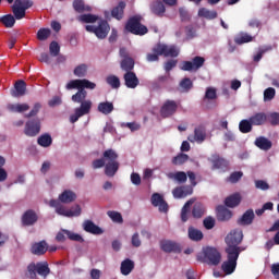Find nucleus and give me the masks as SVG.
Listing matches in <instances>:
<instances>
[{"mask_svg":"<svg viewBox=\"0 0 279 279\" xmlns=\"http://www.w3.org/2000/svg\"><path fill=\"white\" fill-rule=\"evenodd\" d=\"M86 97H88V92H86V89H78L77 93L72 95V101L74 104H80V107L74 110V114L70 117L72 123H77L82 117L90 114L93 101L90 99L86 100Z\"/></svg>","mask_w":279,"mask_h":279,"instance_id":"nucleus-1","label":"nucleus"},{"mask_svg":"<svg viewBox=\"0 0 279 279\" xmlns=\"http://www.w3.org/2000/svg\"><path fill=\"white\" fill-rule=\"evenodd\" d=\"M196 260L198 263H205L206 265L217 267V265L221 263V253L216 247L205 246L202 252L196 255Z\"/></svg>","mask_w":279,"mask_h":279,"instance_id":"nucleus-2","label":"nucleus"},{"mask_svg":"<svg viewBox=\"0 0 279 279\" xmlns=\"http://www.w3.org/2000/svg\"><path fill=\"white\" fill-rule=\"evenodd\" d=\"M104 158L107 160L105 163L106 175H116L120 167L119 161L117 160L119 158L117 151H114L112 148H109L104 151Z\"/></svg>","mask_w":279,"mask_h":279,"instance_id":"nucleus-3","label":"nucleus"},{"mask_svg":"<svg viewBox=\"0 0 279 279\" xmlns=\"http://www.w3.org/2000/svg\"><path fill=\"white\" fill-rule=\"evenodd\" d=\"M49 206L51 208H56L57 215H61V217H80V215H82V207H80V205H75L71 209H66L62 206L60 201L50 199Z\"/></svg>","mask_w":279,"mask_h":279,"instance_id":"nucleus-4","label":"nucleus"},{"mask_svg":"<svg viewBox=\"0 0 279 279\" xmlns=\"http://www.w3.org/2000/svg\"><path fill=\"white\" fill-rule=\"evenodd\" d=\"M125 29L126 32H130V34H134V36H145V34L149 32L147 26L141 23V16L138 15H135L128 21Z\"/></svg>","mask_w":279,"mask_h":279,"instance_id":"nucleus-5","label":"nucleus"},{"mask_svg":"<svg viewBox=\"0 0 279 279\" xmlns=\"http://www.w3.org/2000/svg\"><path fill=\"white\" fill-rule=\"evenodd\" d=\"M66 90H73V88H77L81 90H95L97 88V84L90 82L86 78L83 80H72L65 85Z\"/></svg>","mask_w":279,"mask_h":279,"instance_id":"nucleus-6","label":"nucleus"},{"mask_svg":"<svg viewBox=\"0 0 279 279\" xmlns=\"http://www.w3.org/2000/svg\"><path fill=\"white\" fill-rule=\"evenodd\" d=\"M191 186H183V187H175L172 191L173 197L177 199H182V197H186V195H193V186H197V177L196 175H189Z\"/></svg>","mask_w":279,"mask_h":279,"instance_id":"nucleus-7","label":"nucleus"},{"mask_svg":"<svg viewBox=\"0 0 279 279\" xmlns=\"http://www.w3.org/2000/svg\"><path fill=\"white\" fill-rule=\"evenodd\" d=\"M40 118H33L26 121L24 134L29 137L38 136L40 134Z\"/></svg>","mask_w":279,"mask_h":279,"instance_id":"nucleus-8","label":"nucleus"},{"mask_svg":"<svg viewBox=\"0 0 279 279\" xmlns=\"http://www.w3.org/2000/svg\"><path fill=\"white\" fill-rule=\"evenodd\" d=\"M155 51L165 58H178L180 50L175 46H167L166 44L158 43L155 45Z\"/></svg>","mask_w":279,"mask_h":279,"instance_id":"nucleus-9","label":"nucleus"},{"mask_svg":"<svg viewBox=\"0 0 279 279\" xmlns=\"http://www.w3.org/2000/svg\"><path fill=\"white\" fill-rule=\"evenodd\" d=\"M205 62L206 59L204 57L196 56L192 61H184L181 65V71H199Z\"/></svg>","mask_w":279,"mask_h":279,"instance_id":"nucleus-10","label":"nucleus"},{"mask_svg":"<svg viewBox=\"0 0 279 279\" xmlns=\"http://www.w3.org/2000/svg\"><path fill=\"white\" fill-rule=\"evenodd\" d=\"M175 112H178V102H175V100H166L160 108V117H162V119H169V117H173Z\"/></svg>","mask_w":279,"mask_h":279,"instance_id":"nucleus-11","label":"nucleus"},{"mask_svg":"<svg viewBox=\"0 0 279 279\" xmlns=\"http://www.w3.org/2000/svg\"><path fill=\"white\" fill-rule=\"evenodd\" d=\"M243 241V231L241 229L232 230L226 238L227 245L236 246L241 245Z\"/></svg>","mask_w":279,"mask_h":279,"instance_id":"nucleus-12","label":"nucleus"},{"mask_svg":"<svg viewBox=\"0 0 279 279\" xmlns=\"http://www.w3.org/2000/svg\"><path fill=\"white\" fill-rule=\"evenodd\" d=\"M234 214H232V210L228 209L225 205H218L216 207V219L217 221L226 222L230 221L232 219Z\"/></svg>","mask_w":279,"mask_h":279,"instance_id":"nucleus-13","label":"nucleus"},{"mask_svg":"<svg viewBox=\"0 0 279 279\" xmlns=\"http://www.w3.org/2000/svg\"><path fill=\"white\" fill-rule=\"evenodd\" d=\"M150 202L155 208H159V213H169V204L166 203L162 195L154 193L151 195Z\"/></svg>","mask_w":279,"mask_h":279,"instance_id":"nucleus-14","label":"nucleus"},{"mask_svg":"<svg viewBox=\"0 0 279 279\" xmlns=\"http://www.w3.org/2000/svg\"><path fill=\"white\" fill-rule=\"evenodd\" d=\"M21 221L24 227L35 226L38 222V214L34 209H28L22 215Z\"/></svg>","mask_w":279,"mask_h":279,"instance_id":"nucleus-15","label":"nucleus"},{"mask_svg":"<svg viewBox=\"0 0 279 279\" xmlns=\"http://www.w3.org/2000/svg\"><path fill=\"white\" fill-rule=\"evenodd\" d=\"M190 143H204L206 141V128L204 125H198L194 129V136L190 135L187 137Z\"/></svg>","mask_w":279,"mask_h":279,"instance_id":"nucleus-16","label":"nucleus"},{"mask_svg":"<svg viewBox=\"0 0 279 279\" xmlns=\"http://www.w3.org/2000/svg\"><path fill=\"white\" fill-rule=\"evenodd\" d=\"M160 248L162 250V252H166L167 254H171V252H173L174 254H180V252H182V248H180L179 243L169 240L162 241L160 243Z\"/></svg>","mask_w":279,"mask_h":279,"instance_id":"nucleus-17","label":"nucleus"},{"mask_svg":"<svg viewBox=\"0 0 279 279\" xmlns=\"http://www.w3.org/2000/svg\"><path fill=\"white\" fill-rule=\"evenodd\" d=\"M124 85L126 88H136L141 84V81H138V76H136V73L134 72H125L123 75Z\"/></svg>","mask_w":279,"mask_h":279,"instance_id":"nucleus-18","label":"nucleus"},{"mask_svg":"<svg viewBox=\"0 0 279 279\" xmlns=\"http://www.w3.org/2000/svg\"><path fill=\"white\" fill-rule=\"evenodd\" d=\"M27 93V83L20 80L14 84V90L11 92L12 97H25Z\"/></svg>","mask_w":279,"mask_h":279,"instance_id":"nucleus-19","label":"nucleus"},{"mask_svg":"<svg viewBox=\"0 0 279 279\" xmlns=\"http://www.w3.org/2000/svg\"><path fill=\"white\" fill-rule=\"evenodd\" d=\"M208 161L211 162V169H227L228 160L223 159L221 156L215 154L208 158Z\"/></svg>","mask_w":279,"mask_h":279,"instance_id":"nucleus-20","label":"nucleus"},{"mask_svg":"<svg viewBox=\"0 0 279 279\" xmlns=\"http://www.w3.org/2000/svg\"><path fill=\"white\" fill-rule=\"evenodd\" d=\"M241 252H243V248L241 246H232V245H227L226 247V254H227V259L238 262L239 256L241 255Z\"/></svg>","mask_w":279,"mask_h":279,"instance_id":"nucleus-21","label":"nucleus"},{"mask_svg":"<svg viewBox=\"0 0 279 279\" xmlns=\"http://www.w3.org/2000/svg\"><path fill=\"white\" fill-rule=\"evenodd\" d=\"M256 215H254V209H247L240 219H238L239 226H252L254 223V218Z\"/></svg>","mask_w":279,"mask_h":279,"instance_id":"nucleus-22","label":"nucleus"},{"mask_svg":"<svg viewBox=\"0 0 279 279\" xmlns=\"http://www.w3.org/2000/svg\"><path fill=\"white\" fill-rule=\"evenodd\" d=\"M83 230L89 234H104V229L95 225L92 220H85L83 223Z\"/></svg>","mask_w":279,"mask_h":279,"instance_id":"nucleus-23","label":"nucleus"},{"mask_svg":"<svg viewBox=\"0 0 279 279\" xmlns=\"http://www.w3.org/2000/svg\"><path fill=\"white\" fill-rule=\"evenodd\" d=\"M109 32H110V25L108 24V22L101 21L95 29V36H97V38H100L101 40H104V38H106V36H108Z\"/></svg>","mask_w":279,"mask_h":279,"instance_id":"nucleus-24","label":"nucleus"},{"mask_svg":"<svg viewBox=\"0 0 279 279\" xmlns=\"http://www.w3.org/2000/svg\"><path fill=\"white\" fill-rule=\"evenodd\" d=\"M75 199H77V195L71 190H65L59 195V199L57 201L60 202V204H71L75 202Z\"/></svg>","mask_w":279,"mask_h":279,"instance_id":"nucleus-25","label":"nucleus"},{"mask_svg":"<svg viewBox=\"0 0 279 279\" xmlns=\"http://www.w3.org/2000/svg\"><path fill=\"white\" fill-rule=\"evenodd\" d=\"M126 4L124 1H120L117 7L111 10L112 19L117 21H121L125 14Z\"/></svg>","mask_w":279,"mask_h":279,"instance_id":"nucleus-26","label":"nucleus"},{"mask_svg":"<svg viewBox=\"0 0 279 279\" xmlns=\"http://www.w3.org/2000/svg\"><path fill=\"white\" fill-rule=\"evenodd\" d=\"M12 12H13V17L16 21H21L22 19H25V14L27 11L22 9L21 0H14V3L12 5Z\"/></svg>","mask_w":279,"mask_h":279,"instance_id":"nucleus-27","label":"nucleus"},{"mask_svg":"<svg viewBox=\"0 0 279 279\" xmlns=\"http://www.w3.org/2000/svg\"><path fill=\"white\" fill-rule=\"evenodd\" d=\"M187 236L190 241H194L195 243H199L204 239V232L195 227L187 228Z\"/></svg>","mask_w":279,"mask_h":279,"instance_id":"nucleus-28","label":"nucleus"},{"mask_svg":"<svg viewBox=\"0 0 279 279\" xmlns=\"http://www.w3.org/2000/svg\"><path fill=\"white\" fill-rule=\"evenodd\" d=\"M255 146L258 147V149H262V151H269L274 144L271 143V141H269V138L265 136H259L255 140Z\"/></svg>","mask_w":279,"mask_h":279,"instance_id":"nucleus-29","label":"nucleus"},{"mask_svg":"<svg viewBox=\"0 0 279 279\" xmlns=\"http://www.w3.org/2000/svg\"><path fill=\"white\" fill-rule=\"evenodd\" d=\"M241 194L240 193H234V194H231L230 196H228L226 199H225V206L227 208H236V206H239V204H241Z\"/></svg>","mask_w":279,"mask_h":279,"instance_id":"nucleus-30","label":"nucleus"},{"mask_svg":"<svg viewBox=\"0 0 279 279\" xmlns=\"http://www.w3.org/2000/svg\"><path fill=\"white\" fill-rule=\"evenodd\" d=\"M7 110H9V112H15V113H23V112H27V110H29V105L27 102H23V104H8L7 105Z\"/></svg>","mask_w":279,"mask_h":279,"instance_id":"nucleus-31","label":"nucleus"},{"mask_svg":"<svg viewBox=\"0 0 279 279\" xmlns=\"http://www.w3.org/2000/svg\"><path fill=\"white\" fill-rule=\"evenodd\" d=\"M31 252L32 254H35V256H43L44 254H47V242L40 241L33 244Z\"/></svg>","mask_w":279,"mask_h":279,"instance_id":"nucleus-32","label":"nucleus"},{"mask_svg":"<svg viewBox=\"0 0 279 279\" xmlns=\"http://www.w3.org/2000/svg\"><path fill=\"white\" fill-rule=\"evenodd\" d=\"M150 12L156 16H163L167 9L165 8V3L162 1L157 0L150 4Z\"/></svg>","mask_w":279,"mask_h":279,"instance_id":"nucleus-33","label":"nucleus"},{"mask_svg":"<svg viewBox=\"0 0 279 279\" xmlns=\"http://www.w3.org/2000/svg\"><path fill=\"white\" fill-rule=\"evenodd\" d=\"M98 112H100L101 114H111V112L114 111V104L110 102V101H102L98 104L97 107Z\"/></svg>","mask_w":279,"mask_h":279,"instance_id":"nucleus-34","label":"nucleus"},{"mask_svg":"<svg viewBox=\"0 0 279 279\" xmlns=\"http://www.w3.org/2000/svg\"><path fill=\"white\" fill-rule=\"evenodd\" d=\"M253 125H265L267 123V116L265 112H257L250 118Z\"/></svg>","mask_w":279,"mask_h":279,"instance_id":"nucleus-35","label":"nucleus"},{"mask_svg":"<svg viewBox=\"0 0 279 279\" xmlns=\"http://www.w3.org/2000/svg\"><path fill=\"white\" fill-rule=\"evenodd\" d=\"M120 270L122 276H130V274H132V271L134 270V263L132 262V259L130 258L124 259L121 263Z\"/></svg>","mask_w":279,"mask_h":279,"instance_id":"nucleus-36","label":"nucleus"},{"mask_svg":"<svg viewBox=\"0 0 279 279\" xmlns=\"http://www.w3.org/2000/svg\"><path fill=\"white\" fill-rule=\"evenodd\" d=\"M37 274L41 276V278H47L51 274V269L49 268V263L47 262H38L37 264Z\"/></svg>","mask_w":279,"mask_h":279,"instance_id":"nucleus-37","label":"nucleus"},{"mask_svg":"<svg viewBox=\"0 0 279 279\" xmlns=\"http://www.w3.org/2000/svg\"><path fill=\"white\" fill-rule=\"evenodd\" d=\"M222 271H225L226 276H230L231 274H234L236 269V262L232 259H227L221 265Z\"/></svg>","mask_w":279,"mask_h":279,"instance_id":"nucleus-38","label":"nucleus"},{"mask_svg":"<svg viewBox=\"0 0 279 279\" xmlns=\"http://www.w3.org/2000/svg\"><path fill=\"white\" fill-rule=\"evenodd\" d=\"M206 215V207L202 203H195L192 209V216L194 219H202Z\"/></svg>","mask_w":279,"mask_h":279,"instance_id":"nucleus-39","label":"nucleus"},{"mask_svg":"<svg viewBox=\"0 0 279 279\" xmlns=\"http://www.w3.org/2000/svg\"><path fill=\"white\" fill-rule=\"evenodd\" d=\"M198 16H201V19H207V21H214V19H217L218 13L215 10L210 11L206 8H201L198 10Z\"/></svg>","mask_w":279,"mask_h":279,"instance_id":"nucleus-40","label":"nucleus"},{"mask_svg":"<svg viewBox=\"0 0 279 279\" xmlns=\"http://www.w3.org/2000/svg\"><path fill=\"white\" fill-rule=\"evenodd\" d=\"M193 204H194V201L190 199L182 207L181 221H183V223H186V221H189V214L191 213V207L193 206Z\"/></svg>","mask_w":279,"mask_h":279,"instance_id":"nucleus-41","label":"nucleus"},{"mask_svg":"<svg viewBox=\"0 0 279 279\" xmlns=\"http://www.w3.org/2000/svg\"><path fill=\"white\" fill-rule=\"evenodd\" d=\"M134 59L132 57L122 59L120 66L122 71H125V73H132L134 71Z\"/></svg>","mask_w":279,"mask_h":279,"instance_id":"nucleus-42","label":"nucleus"},{"mask_svg":"<svg viewBox=\"0 0 279 279\" xmlns=\"http://www.w3.org/2000/svg\"><path fill=\"white\" fill-rule=\"evenodd\" d=\"M193 88V81L189 77H184L179 83L180 93H189Z\"/></svg>","mask_w":279,"mask_h":279,"instance_id":"nucleus-43","label":"nucleus"},{"mask_svg":"<svg viewBox=\"0 0 279 279\" xmlns=\"http://www.w3.org/2000/svg\"><path fill=\"white\" fill-rule=\"evenodd\" d=\"M43 110V104L41 102H35L28 113L24 116L25 119H36L38 117V112Z\"/></svg>","mask_w":279,"mask_h":279,"instance_id":"nucleus-44","label":"nucleus"},{"mask_svg":"<svg viewBox=\"0 0 279 279\" xmlns=\"http://www.w3.org/2000/svg\"><path fill=\"white\" fill-rule=\"evenodd\" d=\"M72 5L78 14H82L83 12H90V7H86V4H84V0H74Z\"/></svg>","mask_w":279,"mask_h":279,"instance_id":"nucleus-45","label":"nucleus"},{"mask_svg":"<svg viewBox=\"0 0 279 279\" xmlns=\"http://www.w3.org/2000/svg\"><path fill=\"white\" fill-rule=\"evenodd\" d=\"M254 40V37L247 33H240L235 39V45H245V43H252Z\"/></svg>","mask_w":279,"mask_h":279,"instance_id":"nucleus-46","label":"nucleus"},{"mask_svg":"<svg viewBox=\"0 0 279 279\" xmlns=\"http://www.w3.org/2000/svg\"><path fill=\"white\" fill-rule=\"evenodd\" d=\"M0 23H2V25L8 28L14 27L16 19L12 14H7L0 17Z\"/></svg>","mask_w":279,"mask_h":279,"instance_id":"nucleus-47","label":"nucleus"},{"mask_svg":"<svg viewBox=\"0 0 279 279\" xmlns=\"http://www.w3.org/2000/svg\"><path fill=\"white\" fill-rule=\"evenodd\" d=\"M77 21L80 23H97V21H99V17L97 15L87 13L78 15Z\"/></svg>","mask_w":279,"mask_h":279,"instance_id":"nucleus-48","label":"nucleus"},{"mask_svg":"<svg viewBox=\"0 0 279 279\" xmlns=\"http://www.w3.org/2000/svg\"><path fill=\"white\" fill-rule=\"evenodd\" d=\"M37 143L38 145H40V147H51V143H53V140L51 138V135L46 133L38 137Z\"/></svg>","mask_w":279,"mask_h":279,"instance_id":"nucleus-49","label":"nucleus"},{"mask_svg":"<svg viewBox=\"0 0 279 279\" xmlns=\"http://www.w3.org/2000/svg\"><path fill=\"white\" fill-rule=\"evenodd\" d=\"M252 121L248 120H242L239 124V130L242 134H250L252 132Z\"/></svg>","mask_w":279,"mask_h":279,"instance_id":"nucleus-50","label":"nucleus"},{"mask_svg":"<svg viewBox=\"0 0 279 279\" xmlns=\"http://www.w3.org/2000/svg\"><path fill=\"white\" fill-rule=\"evenodd\" d=\"M171 80H172L171 74H169V73L167 75L158 76V78L154 83V87L160 88V86H166V84H169V82H171Z\"/></svg>","mask_w":279,"mask_h":279,"instance_id":"nucleus-51","label":"nucleus"},{"mask_svg":"<svg viewBox=\"0 0 279 279\" xmlns=\"http://www.w3.org/2000/svg\"><path fill=\"white\" fill-rule=\"evenodd\" d=\"M106 82L109 86H111V88H121V80H119L117 75L111 74L107 76Z\"/></svg>","mask_w":279,"mask_h":279,"instance_id":"nucleus-52","label":"nucleus"},{"mask_svg":"<svg viewBox=\"0 0 279 279\" xmlns=\"http://www.w3.org/2000/svg\"><path fill=\"white\" fill-rule=\"evenodd\" d=\"M184 162H189V155L184 153H180L172 158V165L180 166L184 165Z\"/></svg>","mask_w":279,"mask_h":279,"instance_id":"nucleus-53","label":"nucleus"},{"mask_svg":"<svg viewBox=\"0 0 279 279\" xmlns=\"http://www.w3.org/2000/svg\"><path fill=\"white\" fill-rule=\"evenodd\" d=\"M86 73H88V65L85 63H82L74 69V75L76 77H86Z\"/></svg>","mask_w":279,"mask_h":279,"instance_id":"nucleus-54","label":"nucleus"},{"mask_svg":"<svg viewBox=\"0 0 279 279\" xmlns=\"http://www.w3.org/2000/svg\"><path fill=\"white\" fill-rule=\"evenodd\" d=\"M64 234L70 239V241H76L77 243H84V238L82 235L71 232L69 230H63Z\"/></svg>","mask_w":279,"mask_h":279,"instance_id":"nucleus-55","label":"nucleus"},{"mask_svg":"<svg viewBox=\"0 0 279 279\" xmlns=\"http://www.w3.org/2000/svg\"><path fill=\"white\" fill-rule=\"evenodd\" d=\"M271 49H274V47L271 46H266L264 48H260L257 54H255L253 58L254 62H260V60H263V56H265L267 51H271Z\"/></svg>","mask_w":279,"mask_h":279,"instance_id":"nucleus-56","label":"nucleus"},{"mask_svg":"<svg viewBox=\"0 0 279 279\" xmlns=\"http://www.w3.org/2000/svg\"><path fill=\"white\" fill-rule=\"evenodd\" d=\"M151 51L153 52L146 54L147 62H158V60H160V56L162 54L156 51V46L153 47Z\"/></svg>","mask_w":279,"mask_h":279,"instance_id":"nucleus-57","label":"nucleus"},{"mask_svg":"<svg viewBox=\"0 0 279 279\" xmlns=\"http://www.w3.org/2000/svg\"><path fill=\"white\" fill-rule=\"evenodd\" d=\"M107 215L114 223H123V216H121V213L109 210Z\"/></svg>","mask_w":279,"mask_h":279,"instance_id":"nucleus-58","label":"nucleus"},{"mask_svg":"<svg viewBox=\"0 0 279 279\" xmlns=\"http://www.w3.org/2000/svg\"><path fill=\"white\" fill-rule=\"evenodd\" d=\"M37 265L35 263H31L28 266H27V272H26V276L27 278H31V279H36L37 278Z\"/></svg>","mask_w":279,"mask_h":279,"instance_id":"nucleus-59","label":"nucleus"},{"mask_svg":"<svg viewBox=\"0 0 279 279\" xmlns=\"http://www.w3.org/2000/svg\"><path fill=\"white\" fill-rule=\"evenodd\" d=\"M204 99H208L209 101L217 99V88L207 87Z\"/></svg>","mask_w":279,"mask_h":279,"instance_id":"nucleus-60","label":"nucleus"},{"mask_svg":"<svg viewBox=\"0 0 279 279\" xmlns=\"http://www.w3.org/2000/svg\"><path fill=\"white\" fill-rule=\"evenodd\" d=\"M51 36V29L49 28H40L37 32V39L38 40H47Z\"/></svg>","mask_w":279,"mask_h":279,"instance_id":"nucleus-61","label":"nucleus"},{"mask_svg":"<svg viewBox=\"0 0 279 279\" xmlns=\"http://www.w3.org/2000/svg\"><path fill=\"white\" fill-rule=\"evenodd\" d=\"M276 97V89L274 87H268L264 90V101H271Z\"/></svg>","mask_w":279,"mask_h":279,"instance_id":"nucleus-62","label":"nucleus"},{"mask_svg":"<svg viewBox=\"0 0 279 279\" xmlns=\"http://www.w3.org/2000/svg\"><path fill=\"white\" fill-rule=\"evenodd\" d=\"M50 54L53 56V58L60 56V45L58 41H52L49 46Z\"/></svg>","mask_w":279,"mask_h":279,"instance_id":"nucleus-63","label":"nucleus"},{"mask_svg":"<svg viewBox=\"0 0 279 279\" xmlns=\"http://www.w3.org/2000/svg\"><path fill=\"white\" fill-rule=\"evenodd\" d=\"M267 121H269L271 125H279V113L278 112L270 113L269 117H267Z\"/></svg>","mask_w":279,"mask_h":279,"instance_id":"nucleus-64","label":"nucleus"}]
</instances>
